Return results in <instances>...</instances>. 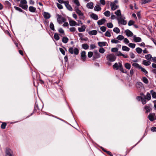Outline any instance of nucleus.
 I'll return each mask as SVG.
<instances>
[{
    "mask_svg": "<svg viewBox=\"0 0 156 156\" xmlns=\"http://www.w3.org/2000/svg\"><path fill=\"white\" fill-rule=\"evenodd\" d=\"M106 58L108 61L113 62L115 60L116 57L113 54H110L107 55Z\"/></svg>",
    "mask_w": 156,
    "mask_h": 156,
    "instance_id": "nucleus-1",
    "label": "nucleus"
},
{
    "mask_svg": "<svg viewBox=\"0 0 156 156\" xmlns=\"http://www.w3.org/2000/svg\"><path fill=\"white\" fill-rule=\"evenodd\" d=\"M125 18L123 16L117 18V20L119 25H126L127 23V22L126 20H125Z\"/></svg>",
    "mask_w": 156,
    "mask_h": 156,
    "instance_id": "nucleus-2",
    "label": "nucleus"
},
{
    "mask_svg": "<svg viewBox=\"0 0 156 156\" xmlns=\"http://www.w3.org/2000/svg\"><path fill=\"white\" fill-rule=\"evenodd\" d=\"M27 3L26 0H21L19 6L23 9H27L28 8Z\"/></svg>",
    "mask_w": 156,
    "mask_h": 156,
    "instance_id": "nucleus-3",
    "label": "nucleus"
},
{
    "mask_svg": "<svg viewBox=\"0 0 156 156\" xmlns=\"http://www.w3.org/2000/svg\"><path fill=\"white\" fill-rule=\"evenodd\" d=\"M118 2V1L117 0H115L114 2L111 3L110 6L111 7V9L112 10H114L119 7V6L116 4Z\"/></svg>",
    "mask_w": 156,
    "mask_h": 156,
    "instance_id": "nucleus-4",
    "label": "nucleus"
},
{
    "mask_svg": "<svg viewBox=\"0 0 156 156\" xmlns=\"http://www.w3.org/2000/svg\"><path fill=\"white\" fill-rule=\"evenodd\" d=\"M69 51L71 54L74 53L75 55H77L79 53L78 49L76 48H70L69 49Z\"/></svg>",
    "mask_w": 156,
    "mask_h": 156,
    "instance_id": "nucleus-5",
    "label": "nucleus"
},
{
    "mask_svg": "<svg viewBox=\"0 0 156 156\" xmlns=\"http://www.w3.org/2000/svg\"><path fill=\"white\" fill-rule=\"evenodd\" d=\"M75 11L79 16L80 19H84L85 17L83 13L78 8L75 9Z\"/></svg>",
    "mask_w": 156,
    "mask_h": 156,
    "instance_id": "nucleus-6",
    "label": "nucleus"
},
{
    "mask_svg": "<svg viewBox=\"0 0 156 156\" xmlns=\"http://www.w3.org/2000/svg\"><path fill=\"white\" fill-rule=\"evenodd\" d=\"M81 59L84 62L86 60L87 55H86V52L85 51H82L80 53Z\"/></svg>",
    "mask_w": 156,
    "mask_h": 156,
    "instance_id": "nucleus-7",
    "label": "nucleus"
},
{
    "mask_svg": "<svg viewBox=\"0 0 156 156\" xmlns=\"http://www.w3.org/2000/svg\"><path fill=\"white\" fill-rule=\"evenodd\" d=\"M6 156H13L12 152L9 148H7L5 151Z\"/></svg>",
    "mask_w": 156,
    "mask_h": 156,
    "instance_id": "nucleus-8",
    "label": "nucleus"
},
{
    "mask_svg": "<svg viewBox=\"0 0 156 156\" xmlns=\"http://www.w3.org/2000/svg\"><path fill=\"white\" fill-rule=\"evenodd\" d=\"M101 55L98 53L97 50L95 51H94V55L93 56V58L94 59L98 58H100Z\"/></svg>",
    "mask_w": 156,
    "mask_h": 156,
    "instance_id": "nucleus-9",
    "label": "nucleus"
},
{
    "mask_svg": "<svg viewBox=\"0 0 156 156\" xmlns=\"http://www.w3.org/2000/svg\"><path fill=\"white\" fill-rule=\"evenodd\" d=\"M155 114L154 113H151L148 116V118L149 119L152 121L155 120Z\"/></svg>",
    "mask_w": 156,
    "mask_h": 156,
    "instance_id": "nucleus-10",
    "label": "nucleus"
},
{
    "mask_svg": "<svg viewBox=\"0 0 156 156\" xmlns=\"http://www.w3.org/2000/svg\"><path fill=\"white\" fill-rule=\"evenodd\" d=\"M106 20L104 18H103L101 20H98L97 22V23L99 25H102L104 24L106 22Z\"/></svg>",
    "mask_w": 156,
    "mask_h": 156,
    "instance_id": "nucleus-11",
    "label": "nucleus"
},
{
    "mask_svg": "<svg viewBox=\"0 0 156 156\" xmlns=\"http://www.w3.org/2000/svg\"><path fill=\"white\" fill-rule=\"evenodd\" d=\"M133 41L136 42H140L141 41V39L140 37H137L136 35L133 36Z\"/></svg>",
    "mask_w": 156,
    "mask_h": 156,
    "instance_id": "nucleus-12",
    "label": "nucleus"
},
{
    "mask_svg": "<svg viewBox=\"0 0 156 156\" xmlns=\"http://www.w3.org/2000/svg\"><path fill=\"white\" fill-rule=\"evenodd\" d=\"M125 32L126 35L128 37H131L133 36V33L129 30H125Z\"/></svg>",
    "mask_w": 156,
    "mask_h": 156,
    "instance_id": "nucleus-13",
    "label": "nucleus"
},
{
    "mask_svg": "<svg viewBox=\"0 0 156 156\" xmlns=\"http://www.w3.org/2000/svg\"><path fill=\"white\" fill-rule=\"evenodd\" d=\"M69 25L71 26H74L76 25L79 26V24H77L76 21L73 20H70L69 21Z\"/></svg>",
    "mask_w": 156,
    "mask_h": 156,
    "instance_id": "nucleus-14",
    "label": "nucleus"
},
{
    "mask_svg": "<svg viewBox=\"0 0 156 156\" xmlns=\"http://www.w3.org/2000/svg\"><path fill=\"white\" fill-rule=\"evenodd\" d=\"M69 2L68 1H66V3H65V5L68 9L70 11H72L73 10V8L71 6L69 5Z\"/></svg>",
    "mask_w": 156,
    "mask_h": 156,
    "instance_id": "nucleus-15",
    "label": "nucleus"
},
{
    "mask_svg": "<svg viewBox=\"0 0 156 156\" xmlns=\"http://www.w3.org/2000/svg\"><path fill=\"white\" fill-rule=\"evenodd\" d=\"M122 64L121 63L119 62L118 63L117 62L115 63V64L113 66V68L114 69H115L116 70L119 69L120 68V64Z\"/></svg>",
    "mask_w": 156,
    "mask_h": 156,
    "instance_id": "nucleus-16",
    "label": "nucleus"
},
{
    "mask_svg": "<svg viewBox=\"0 0 156 156\" xmlns=\"http://www.w3.org/2000/svg\"><path fill=\"white\" fill-rule=\"evenodd\" d=\"M43 15L44 18L46 19H49L51 17L50 14L49 13L46 12H44Z\"/></svg>",
    "mask_w": 156,
    "mask_h": 156,
    "instance_id": "nucleus-17",
    "label": "nucleus"
},
{
    "mask_svg": "<svg viewBox=\"0 0 156 156\" xmlns=\"http://www.w3.org/2000/svg\"><path fill=\"white\" fill-rule=\"evenodd\" d=\"M86 27L84 25L81 26V27H79L78 30L80 32H83L85 31Z\"/></svg>",
    "mask_w": 156,
    "mask_h": 156,
    "instance_id": "nucleus-18",
    "label": "nucleus"
},
{
    "mask_svg": "<svg viewBox=\"0 0 156 156\" xmlns=\"http://www.w3.org/2000/svg\"><path fill=\"white\" fill-rule=\"evenodd\" d=\"M142 64L144 65L147 66H149L151 64V62L149 60H144L142 61Z\"/></svg>",
    "mask_w": 156,
    "mask_h": 156,
    "instance_id": "nucleus-19",
    "label": "nucleus"
},
{
    "mask_svg": "<svg viewBox=\"0 0 156 156\" xmlns=\"http://www.w3.org/2000/svg\"><path fill=\"white\" fill-rule=\"evenodd\" d=\"M90 17L95 20H97L98 19V16L94 13H92L90 14Z\"/></svg>",
    "mask_w": 156,
    "mask_h": 156,
    "instance_id": "nucleus-20",
    "label": "nucleus"
},
{
    "mask_svg": "<svg viewBox=\"0 0 156 156\" xmlns=\"http://www.w3.org/2000/svg\"><path fill=\"white\" fill-rule=\"evenodd\" d=\"M86 6L88 9H92L93 8V2H90L87 4Z\"/></svg>",
    "mask_w": 156,
    "mask_h": 156,
    "instance_id": "nucleus-21",
    "label": "nucleus"
},
{
    "mask_svg": "<svg viewBox=\"0 0 156 156\" xmlns=\"http://www.w3.org/2000/svg\"><path fill=\"white\" fill-rule=\"evenodd\" d=\"M144 109L146 110L145 112L146 113L150 112L152 109L150 107L147 105H146L144 107Z\"/></svg>",
    "mask_w": 156,
    "mask_h": 156,
    "instance_id": "nucleus-22",
    "label": "nucleus"
},
{
    "mask_svg": "<svg viewBox=\"0 0 156 156\" xmlns=\"http://www.w3.org/2000/svg\"><path fill=\"white\" fill-rule=\"evenodd\" d=\"M153 57L151 54H148L145 55V58L149 61H151Z\"/></svg>",
    "mask_w": 156,
    "mask_h": 156,
    "instance_id": "nucleus-23",
    "label": "nucleus"
},
{
    "mask_svg": "<svg viewBox=\"0 0 156 156\" xmlns=\"http://www.w3.org/2000/svg\"><path fill=\"white\" fill-rule=\"evenodd\" d=\"M97 34V30H94L88 32V34L90 35H96Z\"/></svg>",
    "mask_w": 156,
    "mask_h": 156,
    "instance_id": "nucleus-24",
    "label": "nucleus"
},
{
    "mask_svg": "<svg viewBox=\"0 0 156 156\" xmlns=\"http://www.w3.org/2000/svg\"><path fill=\"white\" fill-rule=\"evenodd\" d=\"M115 13L118 16L117 18H119V17H121L122 16V15L121 11L120 10H118L116 11Z\"/></svg>",
    "mask_w": 156,
    "mask_h": 156,
    "instance_id": "nucleus-25",
    "label": "nucleus"
},
{
    "mask_svg": "<svg viewBox=\"0 0 156 156\" xmlns=\"http://www.w3.org/2000/svg\"><path fill=\"white\" fill-rule=\"evenodd\" d=\"M106 44L107 43L106 42H99L98 43V45L100 47L106 46Z\"/></svg>",
    "mask_w": 156,
    "mask_h": 156,
    "instance_id": "nucleus-26",
    "label": "nucleus"
},
{
    "mask_svg": "<svg viewBox=\"0 0 156 156\" xmlns=\"http://www.w3.org/2000/svg\"><path fill=\"white\" fill-rule=\"evenodd\" d=\"M29 10L31 12H35L36 10V8L32 6H30L29 8Z\"/></svg>",
    "mask_w": 156,
    "mask_h": 156,
    "instance_id": "nucleus-27",
    "label": "nucleus"
},
{
    "mask_svg": "<svg viewBox=\"0 0 156 156\" xmlns=\"http://www.w3.org/2000/svg\"><path fill=\"white\" fill-rule=\"evenodd\" d=\"M111 42L112 44H116L120 43V42L117 39H112L111 40Z\"/></svg>",
    "mask_w": 156,
    "mask_h": 156,
    "instance_id": "nucleus-28",
    "label": "nucleus"
},
{
    "mask_svg": "<svg viewBox=\"0 0 156 156\" xmlns=\"http://www.w3.org/2000/svg\"><path fill=\"white\" fill-rule=\"evenodd\" d=\"M69 41V39L66 37H63L62 39V42L65 43H67Z\"/></svg>",
    "mask_w": 156,
    "mask_h": 156,
    "instance_id": "nucleus-29",
    "label": "nucleus"
},
{
    "mask_svg": "<svg viewBox=\"0 0 156 156\" xmlns=\"http://www.w3.org/2000/svg\"><path fill=\"white\" fill-rule=\"evenodd\" d=\"M150 93L151 94L152 97L155 98H156V92L154 91L153 90L150 91Z\"/></svg>",
    "mask_w": 156,
    "mask_h": 156,
    "instance_id": "nucleus-30",
    "label": "nucleus"
},
{
    "mask_svg": "<svg viewBox=\"0 0 156 156\" xmlns=\"http://www.w3.org/2000/svg\"><path fill=\"white\" fill-rule=\"evenodd\" d=\"M122 49L123 51H129L130 49L126 46H123L122 47Z\"/></svg>",
    "mask_w": 156,
    "mask_h": 156,
    "instance_id": "nucleus-31",
    "label": "nucleus"
},
{
    "mask_svg": "<svg viewBox=\"0 0 156 156\" xmlns=\"http://www.w3.org/2000/svg\"><path fill=\"white\" fill-rule=\"evenodd\" d=\"M101 8L99 5H97L95 6L94 8V10L97 11H99L101 10Z\"/></svg>",
    "mask_w": 156,
    "mask_h": 156,
    "instance_id": "nucleus-32",
    "label": "nucleus"
},
{
    "mask_svg": "<svg viewBox=\"0 0 156 156\" xmlns=\"http://www.w3.org/2000/svg\"><path fill=\"white\" fill-rule=\"evenodd\" d=\"M125 67L128 69H130L131 68V65L129 63H126L125 64Z\"/></svg>",
    "mask_w": 156,
    "mask_h": 156,
    "instance_id": "nucleus-33",
    "label": "nucleus"
},
{
    "mask_svg": "<svg viewBox=\"0 0 156 156\" xmlns=\"http://www.w3.org/2000/svg\"><path fill=\"white\" fill-rule=\"evenodd\" d=\"M54 38L56 41L58 40L59 39V37L58 34L55 33L54 36Z\"/></svg>",
    "mask_w": 156,
    "mask_h": 156,
    "instance_id": "nucleus-34",
    "label": "nucleus"
},
{
    "mask_svg": "<svg viewBox=\"0 0 156 156\" xmlns=\"http://www.w3.org/2000/svg\"><path fill=\"white\" fill-rule=\"evenodd\" d=\"M151 1V0H142L141 4H144L148 3Z\"/></svg>",
    "mask_w": 156,
    "mask_h": 156,
    "instance_id": "nucleus-35",
    "label": "nucleus"
},
{
    "mask_svg": "<svg viewBox=\"0 0 156 156\" xmlns=\"http://www.w3.org/2000/svg\"><path fill=\"white\" fill-rule=\"evenodd\" d=\"M82 48L85 50L89 48V46L87 44H84L82 45Z\"/></svg>",
    "mask_w": 156,
    "mask_h": 156,
    "instance_id": "nucleus-36",
    "label": "nucleus"
},
{
    "mask_svg": "<svg viewBox=\"0 0 156 156\" xmlns=\"http://www.w3.org/2000/svg\"><path fill=\"white\" fill-rule=\"evenodd\" d=\"M124 38V37L122 35H119L118 36L116 39L118 40L122 41Z\"/></svg>",
    "mask_w": 156,
    "mask_h": 156,
    "instance_id": "nucleus-37",
    "label": "nucleus"
},
{
    "mask_svg": "<svg viewBox=\"0 0 156 156\" xmlns=\"http://www.w3.org/2000/svg\"><path fill=\"white\" fill-rule=\"evenodd\" d=\"M113 31L116 34H118L120 32V30L117 27L114 28L113 30Z\"/></svg>",
    "mask_w": 156,
    "mask_h": 156,
    "instance_id": "nucleus-38",
    "label": "nucleus"
},
{
    "mask_svg": "<svg viewBox=\"0 0 156 156\" xmlns=\"http://www.w3.org/2000/svg\"><path fill=\"white\" fill-rule=\"evenodd\" d=\"M151 97L150 94L148 92L147 93L145 97V98L148 100H149L151 99Z\"/></svg>",
    "mask_w": 156,
    "mask_h": 156,
    "instance_id": "nucleus-39",
    "label": "nucleus"
},
{
    "mask_svg": "<svg viewBox=\"0 0 156 156\" xmlns=\"http://www.w3.org/2000/svg\"><path fill=\"white\" fill-rule=\"evenodd\" d=\"M73 2L76 4L77 7L80 6V4L78 0H73Z\"/></svg>",
    "mask_w": 156,
    "mask_h": 156,
    "instance_id": "nucleus-40",
    "label": "nucleus"
},
{
    "mask_svg": "<svg viewBox=\"0 0 156 156\" xmlns=\"http://www.w3.org/2000/svg\"><path fill=\"white\" fill-rule=\"evenodd\" d=\"M132 66H133L135 67L136 68H138L139 69H140V67H141V66L140 65L136 63L133 64Z\"/></svg>",
    "mask_w": 156,
    "mask_h": 156,
    "instance_id": "nucleus-41",
    "label": "nucleus"
},
{
    "mask_svg": "<svg viewBox=\"0 0 156 156\" xmlns=\"http://www.w3.org/2000/svg\"><path fill=\"white\" fill-rule=\"evenodd\" d=\"M136 51L138 54H141L142 52V49L140 48H137L136 49Z\"/></svg>",
    "mask_w": 156,
    "mask_h": 156,
    "instance_id": "nucleus-42",
    "label": "nucleus"
},
{
    "mask_svg": "<svg viewBox=\"0 0 156 156\" xmlns=\"http://www.w3.org/2000/svg\"><path fill=\"white\" fill-rule=\"evenodd\" d=\"M135 22L134 21L132 20H129L128 23V25L129 26H131V25H133L134 24Z\"/></svg>",
    "mask_w": 156,
    "mask_h": 156,
    "instance_id": "nucleus-43",
    "label": "nucleus"
},
{
    "mask_svg": "<svg viewBox=\"0 0 156 156\" xmlns=\"http://www.w3.org/2000/svg\"><path fill=\"white\" fill-rule=\"evenodd\" d=\"M141 71L144 72L145 74H147L148 73L147 71L144 68H143L141 66L140 67V69Z\"/></svg>",
    "mask_w": 156,
    "mask_h": 156,
    "instance_id": "nucleus-44",
    "label": "nucleus"
},
{
    "mask_svg": "<svg viewBox=\"0 0 156 156\" xmlns=\"http://www.w3.org/2000/svg\"><path fill=\"white\" fill-rule=\"evenodd\" d=\"M142 80L143 82L146 83L147 84L148 83V79L145 77H143L142 78Z\"/></svg>",
    "mask_w": 156,
    "mask_h": 156,
    "instance_id": "nucleus-45",
    "label": "nucleus"
},
{
    "mask_svg": "<svg viewBox=\"0 0 156 156\" xmlns=\"http://www.w3.org/2000/svg\"><path fill=\"white\" fill-rule=\"evenodd\" d=\"M110 31L111 30L109 31H107L105 34V35L106 37H110L111 36L110 32Z\"/></svg>",
    "mask_w": 156,
    "mask_h": 156,
    "instance_id": "nucleus-46",
    "label": "nucleus"
},
{
    "mask_svg": "<svg viewBox=\"0 0 156 156\" xmlns=\"http://www.w3.org/2000/svg\"><path fill=\"white\" fill-rule=\"evenodd\" d=\"M136 46V44H135L130 43L128 44V46L133 48H135Z\"/></svg>",
    "mask_w": 156,
    "mask_h": 156,
    "instance_id": "nucleus-47",
    "label": "nucleus"
},
{
    "mask_svg": "<svg viewBox=\"0 0 156 156\" xmlns=\"http://www.w3.org/2000/svg\"><path fill=\"white\" fill-rule=\"evenodd\" d=\"M104 15L107 17H109L110 16V12L108 11H106L104 13Z\"/></svg>",
    "mask_w": 156,
    "mask_h": 156,
    "instance_id": "nucleus-48",
    "label": "nucleus"
},
{
    "mask_svg": "<svg viewBox=\"0 0 156 156\" xmlns=\"http://www.w3.org/2000/svg\"><path fill=\"white\" fill-rule=\"evenodd\" d=\"M105 49L103 48H100L99 51L100 53H103L105 52Z\"/></svg>",
    "mask_w": 156,
    "mask_h": 156,
    "instance_id": "nucleus-49",
    "label": "nucleus"
},
{
    "mask_svg": "<svg viewBox=\"0 0 156 156\" xmlns=\"http://www.w3.org/2000/svg\"><path fill=\"white\" fill-rule=\"evenodd\" d=\"M107 27L110 28H111L113 27V25L112 23H108L107 24Z\"/></svg>",
    "mask_w": 156,
    "mask_h": 156,
    "instance_id": "nucleus-50",
    "label": "nucleus"
},
{
    "mask_svg": "<svg viewBox=\"0 0 156 156\" xmlns=\"http://www.w3.org/2000/svg\"><path fill=\"white\" fill-rule=\"evenodd\" d=\"M69 30L70 32H74L76 30V29L74 27H72L69 28Z\"/></svg>",
    "mask_w": 156,
    "mask_h": 156,
    "instance_id": "nucleus-51",
    "label": "nucleus"
},
{
    "mask_svg": "<svg viewBox=\"0 0 156 156\" xmlns=\"http://www.w3.org/2000/svg\"><path fill=\"white\" fill-rule=\"evenodd\" d=\"M50 27L53 30H55L54 26L52 22H51L50 24Z\"/></svg>",
    "mask_w": 156,
    "mask_h": 156,
    "instance_id": "nucleus-52",
    "label": "nucleus"
},
{
    "mask_svg": "<svg viewBox=\"0 0 156 156\" xmlns=\"http://www.w3.org/2000/svg\"><path fill=\"white\" fill-rule=\"evenodd\" d=\"M120 68H119V70L123 73H126L124 71V69H123V67L122 66V64H120Z\"/></svg>",
    "mask_w": 156,
    "mask_h": 156,
    "instance_id": "nucleus-53",
    "label": "nucleus"
},
{
    "mask_svg": "<svg viewBox=\"0 0 156 156\" xmlns=\"http://www.w3.org/2000/svg\"><path fill=\"white\" fill-rule=\"evenodd\" d=\"M93 55V52L92 51H89L88 52L87 55H88V57L89 58H90Z\"/></svg>",
    "mask_w": 156,
    "mask_h": 156,
    "instance_id": "nucleus-54",
    "label": "nucleus"
},
{
    "mask_svg": "<svg viewBox=\"0 0 156 156\" xmlns=\"http://www.w3.org/2000/svg\"><path fill=\"white\" fill-rule=\"evenodd\" d=\"M14 8L16 10L20 12H22L23 11L19 7L16 6H14Z\"/></svg>",
    "mask_w": 156,
    "mask_h": 156,
    "instance_id": "nucleus-55",
    "label": "nucleus"
},
{
    "mask_svg": "<svg viewBox=\"0 0 156 156\" xmlns=\"http://www.w3.org/2000/svg\"><path fill=\"white\" fill-rule=\"evenodd\" d=\"M118 51V49L117 48H112L111 49V51L112 52H116Z\"/></svg>",
    "mask_w": 156,
    "mask_h": 156,
    "instance_id": "nucleus-56",
    "label": "nucleus"
},
{
    "mask_svg": "<svg viewBox=\"0 0 156 156\" xmlns=\"http://www.w3.org/2000/svg\"><path fill=\"white\" fill-rule=\"evenodd\" d=\"M6 124L5 123H3L1 126V127L2 129H5V128Z\"/></svg>",
    "mask_w": 156,
    "mask_h": 156,
    "instance_id": "nucleus-57",
    "label": "nucleus"
},
{
    "mask_svg": "<svg viewBox=\"0 0 156 156\" xmlns=\"http://www.w3.org/2000/svg\"><path fill=\"white\" fill-rule=\"evenodd\" d=\"M57 5L58 8L59 9H62L63 8L62 6L60 4L57 3Z\"/></svg>",
    "mask_w": 156,
    "mask_h": 156,
    "instance_id": "nucleus-58",
    "label": "nucleus"
},
{
    "mask_svg": "<svg viewBox=\"0 0 156 156\" xmlns=\"http://www.w3.org/2000/svg\"><path fill=\"white\" fill-rule=\"evenodd\" d=\"M59 50L62 53L63 55H65V53L64 50L62 48H59Z\"/></svg>",
    "mask_w": 156,
    "mask_h": 156,
    "instance_id": "nucleus-59",
    "label": "nucleus"
},
{
    "mask_svg": "<svg viewBox=\"0 0 156 156\" xmlns=\"http://www.w3.org/2000/svg\"><path fill=\"white\" fill-rule=\"evenodd\" d=\"M101 30L103 32L106 30V27L105 26H102L100 28Z\"/></svg>",
    "mask_w": 156,
    "mask_h": 156,
    "instance_id": "nucleus-60",
    "label": "nucleus"
},
{
    "mask_svg": "<svg viewBox=\"0 0 156 156\" xmlns=\"http://www.w3.org/2000/svg\"><path fill=\"white\" fill-rule=\"evenodd\" d=\"M134 70L133 69H131L130 71V74L131 76H132V75L134 74Z\"/></svg>",
    "mask_w": 156,
    "mask_h": 156,
    "instance_id": "nucleus-61",
    "label": "nucleus"
},
{
    "mask_svg": "<svg viewBox=\"0 0 156 156\" xmlns=\"http://www.w3.org/2000/svg\"><path fill=\"white\" fill-rule=\"evenodd\" d=\"M96 48V46L94 44H91L90 45V48L91 49H94Z\"/></svg>",
    "mask_w": 156,
    "mask_h": 156,
    "instance_id": "nucleus-62",
    "label": "nucleus"
},
{
    "mask_svg": "<svg viewBox=\"0 0 156 156\" xmlns=\"http://www.w3.org/2000/svg\"><path fill=\"white\" fill-rule=\"evenodd\" d=\"M123 41L126 44H127L129 42V40L126 38H124L123 39Z\"/></svg>",
    "mask_w": 156,
    "mask_h": 156,
    "instance_id": "nucleus-63",
    "label": "nucleus"
},
{
    "mask_svg": "<svg viewBox=\"0 0 156 156\" xmlns=\"http://www.w3.org/2000/svg\"><path fill=\"white\" fill-rule=\"evenodd\" d=\"M58 31L59 33L61 34H64V31L63 29L62 28H60L58 30Z\"/></svg>",
    "mask_w": 156,
    "mask_h": 156,
    "instance_id": "nucleus-64",
    "label": "nucleus"
}]
</instances>
